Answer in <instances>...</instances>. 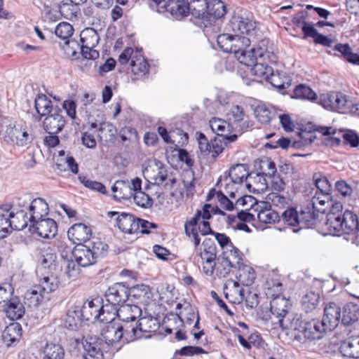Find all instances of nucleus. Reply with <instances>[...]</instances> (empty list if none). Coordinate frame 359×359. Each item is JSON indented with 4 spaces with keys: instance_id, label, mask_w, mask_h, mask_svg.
Wrapping results in <instances>:
<instances>
[{
    "instance_id": "obj_34",
    "label": "nucleus",
    "mask_w": 359,
    "mask_h": 359,
    "mask_svg": "<svg viewBox=\"0 0 359 359\" xmlns=\"http://www.w3.org/2000/svg\"><path fill=\"white\" fill-rule=\"evenodd\" d=\"M209 125L217 137H228L233 135L231 134L233 127L225 120L214 117L210 120Z\"/></svg>"
},
{
    "instance_id": "obj_15",
    "label": "nucleus",
    "mask_w": 359,
    "mask_h": 359,
    "mask_svg": "<svg viewBox=\"0 0 359 359\" xmlns=\"http://www.w3.org/2000/svg\"><path fill=\"white\" fill-rule=\"evenodd\" d=\"M326 331L322 323L318 320L313 319L309 322H306L304 323V329L302 330V342L305 343L306 340L320 339L322 338L323 332Z\"/></svg>"
},
{
    "instance_id": "obj_53",
    "label": "nucleus",
    "mask_w": 359,
    "mask_h": 359,
    "mask_svg": "<svg viewBox=\"0 0 359 359\" xmlns=\"http://www.w3.org/2000/svg\"><path fill=\"white\" fill-rule=\"evenodd\" d=\"M45 358L46 359H63L65 351L59 344H47L44 348Z\"/></svg>"
},
{
    "instance_id": "obj_7",
    "label": "nucleus",
    "mask_w": 359,
    "mask_h": 359,
    "mask_svg": "<svg viewBox=\"0 0 359 359\" xmlns=\"http://www.w3.org/2000/svg\"><path fill=\"white\" fill-rule=\"evenodd\" d=\"M29 231L37 233L41 238L50 239L55 236L57 225L54 219L46 217L31 223Z\"/></svg>"
},
{
    "instance_id": "obj_33",
    "label": "nucleus",
    "mask_w": 359,
    "mask_h": 359,
    "mask_svg": "<svg viewBox=\"0 0 359 359\" xmlns=\"http://www.w3.org/2000/svg\"><path fill=\"white\" fill-rule=\"evenodd\" d=\"M325 225L330 234L344 233L342 213L328 212Z\"/></svg>"
},
{
    "instance_id": "obj_60",
    "label": "nucleus",
    "mask_w": 359,
    "mask_h": 359,
    "mask_svg": "<svg viewBox=\"0 0 359 359\" xmlns=\"http://www.w3.org/2000/svg\"><path fill=\"white\" fill-rule=\"evenodd\" d=\"M11 219L13 231H20L28 225V220L26 214L23 211H19L15 214L13 212Z\"/></svg>"
},
{
    "instance_id": "obj_10",
    "label": "nucleus",
    "mask_w": 359,
    "mask_h": 359,
    "mask_svg": "<svg viewBox=\"0 0 359 359\" xmlns=\"http://www.w3.org/2000/svg\"><path fill=\"white\" fill-rule=\"evenodd\" d=\"M92 236L91 227L84 223L73 224L67 231L68 238L77 245H82L90 238Z\"/></svg>"
},
{
    "instance_id": "obj_35",
    "label": "nucleus",
    "mask_w": 359,
    "mask_h": 359,
    "mask_svg": "<svg viewBox=\"0 0 359 359\" xmlns=\"http://www.w3.org/2000/svg\"><path fill=\"white\" fill-rule=\"evenodd\" d=\"M34 3L42 11L46 19L50 21H55L57 19V4L55 0H34Z\"/></svg>"
},
{
    "instance_id": "obj_14",
    "label": "nucleus",
    "mask_w": 359,
    "mask_h": 359,
    "mask_svg": "<svg viewBox=\"0 0 359 359\" xmlns=\"http://www.w3.org/2000/svg\"><path fill=\"white\" fill-rule=\"evenodd\" d=\"M272 288H268L267 294L273 297V299L270 302L271 312L279 319L283 318V316H288L290 315L288 312L290 307V302L285 297L280 296L279 294H275L272 293Z\"/></svg>"
},
{
    "instance_id": "obj_58",
    "label": "nucleus",
    "mask_w": 359,
    "mask_h": 359,
    "mask_svg": "<svg viewBox=\"0 0 359 359\" xmlns=\"http://www.w3.org/2000/svg\"><path fill=\"white\" fill-rule=\"evenodd\" d=\"M273 112L271 109L264 104L258 105L255 109V116L261 123H269L272 118Z\"/></svg>"
},
{
    "instance_id": "obj_18",
    "label": "nucleus",
    "mask_w": 359,
    "mask_h": 359,
    "mask_svg": "<svg viewBox=\"0 0 359 359\" xmlns=\"http://www.w3.org/2000/svg\"><path fill=\"white\" fill-rule=\"evenodd\" d=\"M210 209H213L210 204L204 205L202 210H198L194 217L187 219L184 224L185 233H194L198 231L201 219H209L211 217Z\"/></svg>"
},
{
    "instance_id": "obj_36",
    "label": "nucleus",
    "mask_w": 359,
    "mask_h": 359,
    "mask_svg": "<svg viewBox=\"0 0 359 359\" xmlns=\"http://www.w3.org/2000/svg\"><path fill=\"white\" fill-rule=\"evenodd\" d=\"M264 175L261 172L259 173H250L246 177L245 186L250 191L259 192L267 187L266 180Z\"/></svg>"
},
{
    "instance_id": "obj_56",
    "label": "nucleus",
    "mask_w": 359,
    "mask_h": 359,
    "mask_svg": "<svg viewBox=\"0 0 359 359\" xmlns=\"http://www.w3.org/2000/svg\"><path fill=\"white\" fill-rule=\"evenodd\" d=\"M61 46L65 54L68 57L75 58L78 53L81 54V46L76 40H67L61 44Z\"/></svg>"
},
{
    "instance_id": "obj_39",
    "label": "nucleus",
    "mask_w": 359,
    "mask_h": 359,
    "mask_svg": "<svg viewBox=\"0 0 359 359\" xmlns=\"http://www.w3.org/2000/svg\"><path fill=\"white\" fill-rule=\"evenodd\" d=\"M246 166L244 164H237L231 168L228 176L224 175V181L231 180V182L241 184L245 179L249 175Z\"/></svg>"
},
{
    "instance_id": "obj_47",
    "label": "nucleus",
    "mask_w": 359,
    "mask_h": 359,
    "mask_svg": "<svg viewBox=\"0 0 359 359\" xmlns=\"http://www.w3.org/2000/svg\"><path fill=\"white\" fill-rule=\"evenodd\" d=\"M331 203V194H324L316 191L315 195L312 197L311 203L310 204L315 207L316 210L320 213H325L326 208L323 207L327 205L328 208Z\"/></svg>"
},
{
    "instance_id": "obj_44",
    "label": "nucleus",
    "mask_w": 359,
    "mask_h": 359,
    "mask_svg": "<svg viewBox=\"0 0 359 359\" xmlns=\"http://www.w3.org/2000/svg\"><path fill=\"white\" fill-rule=\"evenodd\" d=\"M188 5L189 13L193 16L205 21L207 18L208 0H191Z\"/></svg>"
},
{
    "instance_id": "obj_49",
    "label": "nucleus",
    "mask_w": 359,
    "mask_h": 359,
    "mask_svg": "<svg viewBox=\"0 0 359 359\" xmlns=\"http://www.w3.org/2000/svg\"><path fill=\"white\" fill-rule=\"evenodd\" d=\"M34 104L37 113L41 116L51 114L55 108L52 105L51 100L43 94H40L36 97Z\"/></svg>"
},
{
    "instance_id": "obj_4",
    "label": "nucleus",
    "mask_w": 359,
    "mask_h": 359,
    "mask_svg": "<svg viewBox=\"0 0 359 359\" xmlns=\"http://www.w3.org/2000/svg\"><path fill=\"white\" fill-rule=\"evenodd\" d=\"M100 40L97 31L88 27L81 31L80 41L81 44V55L88 60H95L99 57V52L95 49Z\"/></svg>"
},
{
    "instance_id": "obj_26",
    "label": "nucleus",
    "mask_w": 359,
    "mask_h": 359,
    "mask_svg": "<svg viewBox=\"0 0 359 359\" xmlns=\"http://www.w3.org/2000/svg\"><path fill=\"white\" fill-rule=\"evenodd\" d=\"M138 218L134 215L123 212L116 219L119 229L126 233H133L139 230Z\"/></svg>"
},
{
    "instance_id": "obj_63",
    "label": "nucleus",
    "mask_w": 359,
    "mask_h": 359,
    "mask_svg": "<svg viewBox=\"0 0 359 359\" xmlns=\"http://www.w3.org/2000/svg\"><path fill=\"white\" fill-rule=\"evenodd\" d=\"M252 66V74L259 77H264L266 80L273 72L270 66L261 62L256 61Z\"/></svg>"
},
{
    "instance_id": "obj_40",
    "label": "nucleus",
    "mask_w": 359,
    "mask_h": 359,
    "mask_svg": "<svg viewBox=\"0 0 359 359\" xmlns=\"http://www.w3.org/2000/svg\"><path fill=\"white\" fill-rule=\"evenodd\" d=\"M34 285L42 291L43 294L48 297L50 293L57 289L59 281L56 276L48 275L39 278L38 283Z\"/></svg>"
},
{
    "instance_id": "obj_28",
    "label": "nucleus",
    "mask_w": 359,
    "mask_h": 359,
    "mask_svg": "<svg viewBox=\"0 0 359 359\" xmlns=\"http://www.w3.org/2000/svg\"><path fill=\"white\" fill-rule=\"evenodd\" d=\"M128 290L130 297L138 303L148 304L153 297L150 287L146 285H137Z\"/></svg>"
},
{
    "instance_id": "obj_46",
    "label": "nucleus",
    "mask_w": 359,
    "mask_h": 359,
    "mask_svg": "<svg viewBox=\"0 0 359 359\" xmlns=\"http://www.w3.org/2000/svg\"><path fill=\"white\" fill-rule=\"evenodd\" d=\"M359 309L357 305L353 303L346 304L341 314V323L344 325H349L356 321L358 318Z\"/></svg>"
},
{
    "instance_id": "obj_24",
    "label": "nucleus",
    "mask_w": 359,
    "mask_h": 359,
    "mask_svg": "<svg viewBox=\"0 0 359 359\" xmlns=\"http://www.w3.org/2000/svg\"><path fill=\"white\" fill-rule=\"evenodd\" d=\"M278 323L283 329L298 331L299 333L294 336V338L299 341H302V330L304 329L305 323L299 317L294 316L291 313L288 316H283V318L279 319Z\"/></svg>"
},
{
    "instance_id": "obj_62",
    "label": "nucleus",
    "mask_w": 359,
    "mask_h": 359,
    "mask_svg": "<svg viewBox=\"0 0 359 359\" xmlns=\"http://www.w3.org/2000/svg\"><path fill=\"white\" fill-rule=\"evenodd\" d=\"M73 27L66 22L59 23L55 29V35L64 41L69 40V38L73 34Z\"/></svg>"
},
{
    "instance_id": "obj_1",
    "label": "nucleus",
    "mask_w": 359,
    "mask_h": 359,
    "mask_svg": "<svg viewBox=\"0 0 359 359\" xmlns=\"http://www.w3.org/2000/svg\"><path fill=\"white\" fill-rule=\"evenodd\" d=\"M117 316L122 320L118 325L120 332L122 334L123 343H129L142 339L138 330L137 323H134L136 318L140 316L141 309L136 305L125 304V306L116 309Z\"/></svg>"
},
{
    "instance_id": "obj_51",
    "label": "nucleus",
    "mask_w": 359,
    "mask_h": 359,
    "mask_svg": "<svg viewBox=\"0 0 359 359\" xmlns=\"http://www.w3.org/2000/svg\"><path fill=\"white\" fill-rule=\"evenodd\" d=\"M13 212L8 210L3 211L0 213V236L1 238L6 237L13 231L11 219Z\"/></svg>"
},
{
    "instance_id": "obj_27",
    "label": "nucleus",
    "mask_w": 359,
    "mask_h": 359,
    "mask_svg": "<svg viewBox=\"0 0 359 359\" xmlns=\"http://www.w3.org/2000/svg\"><path fill=\"white\" fill-rule=\"evenodd\" d=\"M189 2L186 0H169L161 7L163 12L168 11L172 15L186 16L189 13Z\"/></svg>"
},
{
    "instance_id": "obj_30",
    "label": "nucleus",
    "mask_w": 359,
    "mask_h": 359,
    "mask_svg": "<svg viewBox=\"0 0 359 359\" xmlns=\"http://www.w3.org/2000/svg\"><path fill=\"white\" fill-rule=\"evenodd\" d=\"M45 299H48L42 291L35 285L27 290L24 297V302L30 308L39 306Z\"/></svg>"
},
{
    "instance_id": "obj_17",
    "label": "nucleus",
    "mask_w": 359,
    "mask_h": 359,
    "mask_svg": "<svg viewBox=\"0 0 359 359\" xmlns=\"http://www.w3.org/2000/svg\"><path fill=\"white\" fill-rule=\"evenodd\" d=\"M144 173L150 178L153 184L158 185L163 184L168 176V171L165 165L156 160H154L145 168Z\"/></svg>"
},
{
    "instance_id": "obj_20",
    "label": "nucleus",
    "mask_w": 359,
    "mask_h": 359,
    "mask_svg": "<svg viewBox=\"0 0 359 359\" xmlns=\"http://www.w3.org/2000/svg\"><path fill=\"white\" fill-rule=\"evenodd\" d=\"M225 298L234 304L241 303L244 299V290L236 281L228 280L224 285Z\"/></svg>"
},
{
    "instance_id": "obj_21",
    "label": "nucleus",
    "mask_w": 359,
    "mask_h": 359,
    "mask_svg": "<svg viewBox=\"0 0 359 359\" xmlns=\"http://www.w3.org/2000/svg\"><path fill=\"white\" fill-rule=\"evenodd\" d=\"M82 344L84 349L83 359L103 358V353L100 348V343L95 337H83Z\"/></svg>"
},
{
    "instance_id": "obj_11",
    "label": "nucleus",
    "mask_w": 359,
    "mask_h": 359,
    "mask_svg": "<svg viewBox=\"0 0 359 359\" xmlns=\"http://www.w3.org/2000/svg\"><path fill=\"white\" fill-rule=\"evenodd\" d=\"M341 320V309L334 302H330L324 308L322 324L326 330H332L339 325Z\"/></svg>"
},
{
    "instance_id": "obj_12",
    "label": "nucleus",
    "mask_w": 359,
    "mask_h": 359,
    "mask_svg": "<svg viewBox=\"0 0 359 359\" xmlns=\"http://www.w3.org/2000/svg\"><path fill=\"white\" fill-rule=\"evenodd\" d=\"M319 214L320 212L310 203L302 208L299 212L300 227L299 229H293V232L297 233L303 228H311L314 226L318 221Z\"/></svg>"
},
{
    "instance_id": "obj_13",
    "label": "nucleus",
    "mask_w": 359,
    "mask_h": 359,
    "mask_svg": "<svg viewBox=\"0 0 359 359\" xmlns=\"http://www.w3.org/2000/svg\"><path fill=\"white\" fill-rule=\"evenodd\" d=\"M108 319H111L110 321L105 322L107 325L102 330V339L107 344L113 345L116 342L122 340V334L120 332L118 325L114 323L115 313L112 314L107 313Z\"/></svg>"
},
{
    "instance_id": "obj_19",
    "label": "nucleus",
    "mask_w": 359,
    "mask_h": 359,
    "mask_svg": "<svg viewBox=\"0 0 359 359\" xmlns=\"http://www.w3.org/2000/svg\"><path fill=\"white\" fill-rule=\"evenodd\" d=\"M269 52L266 49L262 48L260 46L257 48H252L247 50L245 49L239 55H237V60L241 63L247 66H252L259 58L269 57Z\"/></svg>"
},
{
    "instance_id": "obj_16",
    "label": "nucleus",
    "mask_w": 359,
    "mask_h": 359,
    "mask_svg": "<svg viewBox=\"0 0 359 359\" xmlns=\"http://www.w3.org/2000/svg\"><path fill=\"white\" fill-rule=\"evenodd\" d=\"M230 27L233 32L247 35H251L256 28L255 21L241 15L233 16L230 21Z\"/></svg>"
},
{
    "instance_id": "obj_6",
    "label": "nucleus",
    "mask_w": 359,
    "mask_h": 359,
    "mask_svg": "<svg viewBox=\"0 0 359 359\" xmlns=\"http://www.w3.org/2000/svg\"><path fill=\"white\" fill-rule=\"evenodd\" d=\"M320 104L326 109L345 113L347 109V96L340 92H332L320 96Z\"/></svg>"
},
{
    "instance_id": "obj_64",
    "label": "nucleus",
    "mask_w": 359,
    "mask_h": 359,
    "mask_svg": "<svg viewBox=\"0 0 359 359\" xmlns=\"http://www.w3.org/2000/svg\"><path fill=\"white\" fill-rule=\"evenodd\" d=\"M273 86L278 89H285L290 86L289 79L287 78H282L279 73H273V72L268 77L267 80Z\"/></svg>"
},
{
    "instance_id": "obj_9",
    "label": "nucleus",
    "mask_w": 359,
    "mask_h": 359,
    "mask_svg": "<svg viewBox=\"0 0 359 359\" xmlns=\"http://www.w3.org/2000/svg\"><path fill=\"white\" fill-rule=\"evenodd\" d=\"M66 124L62 110L55 107L52 113L46 116L43 121V128L48 134H57L60 132Z\"/></svg>"
},
{
    "instance_id": "obj_31",
    "label": "nucleus",
    "mask_w": 359,
    "mask_h": 359,
    "mask_svg": "<svg viewBox=\"0 0 359 359\" xmlns=\"http://www.w3.org/2000/svg\"><path fill=\"white\" fill-rule=\"evenodd\" d=\"M22 335L21 325L18 323H13L7 326L2 333L4 343L10 346L20 341Z\"/></svg>"
},
{
    "instance_id": "obj_23",
    "label": "nucleus",
    "mask_w": 359,
    "mask_h": 359,
    "mask_svg": "<svg viewBox=\"0 0 359 359\" xmlns=\"http://www.w3.org/2000/svg\"><path fill=\"white\" fill-rule=\"evenodd\" d=\"M72 256L82 267H88L97 262L89 248L86 245L74 247Z\"/></svg>"
},
{
    "instance_id": "obj_61",
    "label": "nucleus",
    "mask_w": 359,
    "mask_h": 359,
    "mask_svg": "<svg viewBox=\"0 0 359 359\" xmlns=\"http://www.w3.org/2000/svg\"><path fill=\"white\" fill-rule=\"evenodd\" d=\"M283 221L287 224L292 226L299 225V212L294 208H290L281 213Z\"/></svg>"
},
{
    "instance_id": "obj_59",
    "label": "nucleus",
    "mask_w": 359,
    "mask_h": 359,
    "mask_svg": "<svg viewBox=\"0 0 359 359\" xmlns=\"http://www.w3.org/2000/svg\"><path fill=\"white\" fill-rule=\"evenodd\" d=\"M233 267H236L235 262L231 257L224 258L215 269L216 274L219 278H225L229 274Z\"/></svg>"
},
{
    "instance_id": "obj_45",
    "label": "nucleus",
    "mask_w": 359,
    "mask_h": 359,
    "mask_svg": "<svg viewBox=\"0 0 359 359\" xmlns=\"http://www.w3.org/2000/svg\"><path fill=\"white\" fill-rule=\"evenodd\" d=\"M344 233L351 234L356 232L358 222L355 213L351 210H346L342 214Z\"/></svg>"
},
{
    "instance_id": "obj_54",
    "label": "nucleus",
    "mask_w": 359,
    "mask_h": 359,
    "mask_svg": "<svg viewBox=\"0 0 359 359\" xmlns=\"http://www.w3.org/2000/svg\"><path fill=\"white\" fill-rule=\"evenodd\" d=\"M334 49L341 54L348 62L359 65V55L353 53L348 44L339 43L335 46Z\"/></svg>"
},
{
    "instance_id": "obj_50",
    "label": "nucleus",
    "mask_w": 359,
    "mask_h": 359,
    "mask_svg": "<svg viewBox=\"0 0 359 359\" xmlns=\"http://www.w3.org/2000/svg\"><path fill=\"white\" fill-rule=\"evenodd\" d=\"M237 278L243 285H250L254 283L256 276L255 270L247 265H239Z\"/></svg>"
},
{
    "instance_id": "obj_48",
    "label": "nucleus",
    "mask_w": 359,
    "mask_h": 359,
    "mask_svg": "<svg viewBox=\"0 0 359 359\" xmlns=\"http://www.w3.org/2000/svg\"><path fill=\"white\" fill-rule=\"evenodd\" d=\"M158 133L161 135V137L163 139V140L166 143H172L175 144L176 140H175V135H180V140L177 141V144H183L188 140V135L187 133H183L182 130H176L170 132V133H168L167 129L164 127L159 126L158 128Z\"/></svg>"
},
{
    "instance_id": "obj_29",
    "label": "nucleus",
    "mask_w": 359,
    "mask_h": 359,
    "mask_svg": "<svg viewBox=\"0 0 359 359\" xmlns=\"http://www.w3.org/2000/svg\"><path fill=\"white\" fill-rule=\"evenodd\" d=\"M2 308L7 317L13 320L22 318L25 313V308L17 297H12Z\"/></svg>"
},
{
    "instance_id": "obj_8",
    "label": "nucleus",
    "mask_w": 359,
    "mask_h": 359,
    "mask_svg": "<svg viewBox=\"0 0 359 359\" xmlns=\"http://www.w3.org/2000/svg\"><path fill=\"white\" fill-rule=\"evenodd\" d=\"M106 300L112 306H125L123 304L130 298V291L122 283H116L109 287L105 293Z\"/></svg>"
},
{
    "instance_id": "obj_22",
    "label": "nucleus",
    "mask_w": 359,
    "mask_h": 359,
    "mask_svg": "<svg viewBox=\"0 0 359 359\" xmlns=\"http://www.w3.org/2000/svg\"><path fill=\"white\" fill-rule=\"evenodd\" d=\"M29 211L30 215L29 222L31 224L48 216L49 211L48 205L44 199L37 198L32 201Z\"/></svg>"
},
{
    "instance_id": "obj_38",
    "label": "nucleus",
    "mask_w": 359,
    "mask_h": 359,
    "mask_svg": "<svg viewBox=\"0 0 359 359\" xmlns=\"http://www.w3.org/2000/svg\"><path fill=\"white\" fill-rule=\"evenodd\" d=\"M226 13V6L221 0L208 1V8H207V18L205 20L211 22L225 15Z\"/></svg>"
},
{
    "instance_id": "obj_25",
    "label": "nucleus",
    "mask_w": 359,
    "mask_h": 359,
    "mask_svg": "<svg viewBox=\"0 0 359 359\" xmlns=\"http://www.w3.org/2000/svg\"><path fill=\"white\" fill-rule=\"evenodd\" d=\"M137 323L142 339L150 337L149 334L155 332L160 327L158 320L150 315L141 317Z\"/></svg>"
},
{
    "instance_id": "obj_3",
    "label": "nucleus",
    "mask_w": 359,
    "mask_h": 359,
    "mask_svg": "<svg viewBox=\"0 0 359 359\" xmlns=\"http://www.w3.org/2000/svg\"><path fill=\"white\" fill-rule=\"evenodd\" d=\"M217 42L224 52L233 53L237 57L250 45V39L238 34H223L217 36Z\"/></svg>"
},
{
    "instance_id": "obj_2",
    "label": "nucleus",
    "mask_w": 359,
    "mask_h": 359,
    "mask_svg": "<svg viewBox=\"0 0 359 359\" xmlns=\"http://www.w3.org/2000/svg\"><path fill=\"white\" fill-rule=\"evenodd\" d=\"M0 135L8 144L25 147L32 140L27 128L21 123L11 122L0 116Z\"/></svg>"
},
{
    "instance_id": "obj_41",
    "label": "nucleus",
    "mask_w": 359,
    "mask_h": 359,
    "mask_svg": "<svg viewBox=\"0 0 359 359\" xmlns=\"http://www.w3.org/2000/svg\"><path fill=\"white\" fill-rule=\"evenodd\" d=\"M237 138L238 135L236 134L228 137H215L211 143L210 153L212 156L213 158L218 156L229 144L234 142Z\"/></svg>"
},
{
    "instance_id": "obj_55",
    "label": "nucleus",
    "mask_w": 359,
    "mask_h": 359,
    "mask_svg": "<svg viewBox=\"0 0 359 359\" xmlns=\"http://www.w3.org/2000/svg\"><path fill=\"white\" fill-rule=\"evenodd\" d=\"M88 248L96 262H97L98 259L105 257L109 250L108 245L105 242L98 239L93 241L91 246Z\"/></svg>"
},
{
    "instance_id": "obj_32",
    "label": "nucleus",
    "mask_w": 359,
    "mask_h": 359,
    "mask_svg": "<svg viewBox=\"0 0 359 359\" xmlns=\"http://www.w3.org/2000/svg\"><path fill=\"white\" fill-rule=\"evenodd\" d=\"M149 64L147 60L140 53L136 51L132 56L130 61V68L133 74L137 76V79L144 76L149 71Z\"/></svg>"
},
{
    "instance_id": "obj_57",
    "label": "nucleus",
    "mask_w": 359,
    "mask_h": 359,
    "mask_svg": "<svg viewBox=\"0 0 359 359\" xmlns=\"http://www.w3.org/2000/svg\"><path fill=\"white\" fill-rule=\"evenodd\" d=\"M294 95L296 98L308 100H316L317 99V95L312 89L304 85L301 84L296 87L294 90Z\"/></svg>"
},
{
    "instance_id": "obj_52",
    "label": "nucleus",
    "mask_w": 359,
    "mask_h": 359,
    "mask_svg": "<svg viewBox=\"0 0 359 359\" xmlns=\"http://www.w3.org/2000/svg\"><path fill=\"white\" fill-rule=\"evenodd\" d=\"M56 255L50 252H43L38 260V270L48 269L52 271L55 268Z\"/></svg>"
},
{
    "instance_id": "obj_37",
    "label": "nucleus",
    "mask_w": 359,
    "mask_h": 359,
    "mask_svg": "<svg viewBox=\"0 0 359 359\" xmlns=\"http://www.w3.org/2000/svg\"><path fill=\"white\" fill-rule=\"evenodd\" d=\"M113 196L118 201L128 200L132 197V189L128 180H117L111 187Z\"/></svg>"
},
{
    "instance_id": "obj_5",
    "label": "nucleus",
    "mask_w": 359,
    "mask_h": 359,
    "mask_svg": "<svg viewBox=\"0 0 359 359\" xmlns=\"http://www.w3.org/2000/svg\"><path fill=\"white\" fill-rule=\"evenodd\" d=\"M79 312L83 321L93 323L99 320L104 323L111 320L108 319L104 306L101 305L100 301L97 299L84 302Z\"/></svg>"
},
{
    "instance_id": "obj_43",
    "label": "nucleus",
    "mask_w": 359,
    "mask_h": 359,
    "mask_svg": "<svg viewBox=\"0 0 359 359\" xmlns=\"http://www.w3.org/2000/svg\"><path fill=\"white\" fill-rule=\"evenodd\" d=\"M340 349L344 356L359 358V336L349 338L341 344Z\"/></svg>"
},
{
    "instance_id": "obj_42",
    "label": "nucleus",
    "mask_w": 359,
    "mask_h": 359,
    "mask_svg": "<svg viewBox=\"0 0 359 359\" xmlns=\"http://www.w3.org/2000/svg\"><path fill=\"white\" fill-rule=\"evenodd\" d=\"M320 303V294L313 291L306 292L302 297L301 302L302 308L306 313H311L316 311L318 308Z\"/></svg>"
}]
</instances>
